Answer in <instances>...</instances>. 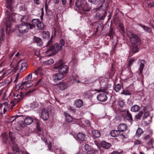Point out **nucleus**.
<instances>
[{
    "label": "nucleus",
    "instance_id": "49",
    "mask_svg": "<svg viewBox=\"0 0 154 154\" xmlns=\"http://www.w3.org/2000/svg\"><path fill=\"white\" fill-rule=\"evenodd\" d=\"M68 109L70 112H71L72 113H75V112L76 109L74 107L69 106L68 107Z\"/></svg>",
    "mask_w": 154,
    "mask_h": 154
},
{
    "label": "nucleus",
    "instance_id": "53",
    "mask_svg": "<svg viewBox=\"0 0 154 154\" xmlns=\"http://www.w3.org/2000/svg\"><path fill=\"white\" fill-rule=\"evenodd\" d=\"M69 122H65L63 125L64 127L66 128H67L68 129L70 126V124L69 123Z\"/></svg>",
    "mask_w": 154,
    "mask_h": 154
},
{
    "label": "nucleus",
    "instance_id": "33",
    "mask_svg": "<svg viewBox=\"0 0 154 154\" xmlns=\"http://www.w3.org/2000/svg\"><path fill=\"white\" fill-rule=\"evenodd\" d=\"M120 134L119 131L118 130H112L110 132V134L112 137H116Z\"/></svg>",
    "mask_w": 154,
    "mask_h": 154
},
{
    "label": "nucleus",
    "instance_id": "11",
    "mask_svg": "<svg viewBox=\"0 0 154 154\" xmlns=\"http://www.w3.org/2000/svg\"><path fill=\"white\" fill-rule=\"evenodd\" d=\"M27 67V64L26 62H22L21 60L19 61L17 63L15 67V69L17 70L20 69V72H23L25 71Z\"/></svg>",
    "mask_w": 154,
    "mask_h": 154
},
{
    "label": "nucleus",
    "instance_id": "32",
    "mask_svg": "<svg viewBox=\"0 0 154 154\" xmlns=\"http://www.w3.org/2000/svg\"><path fill=\"white\" fill-rule=\"evenodd\" d=\"M140 26L142 27L143 29L148 33H150L152 32L151 29L145 25L142 24L140 23L139 24Z\"/></svg>",
    "mask_w": 154,
    "mask_h": 154
},
{
    "label": "nucleus",
    "instance_id": "48",
    "mask_svg": "<svg viewBox=\"0 0 154 154\" xmlns=\"http://www.w3.org/2000/svg\"><path fill=\"white\" fill-rule=\"evenodd\" d=\"M55 35V34H54V35H51L50 39L48 41V42L47 44V46H49V45L52 44V43L53 42V41L52 40V39L53 38H54V37Z\"/></svg>",
    "mask_w": 154,
    "mask_h": 154
},
{
    "label": "nucleus",
    "instance_id": "14",
    "mask_svg": "<svg viewBox=\"0 0 154 154\" xmlns=\"http://www.w3.org/2000/svg\"><path fill=\"white\" fill-rule=\"evenodd\" d=\"M24 85H25L26 87L28 88L31 87L32 85V83L30 82L25 81L21 84H18L16 85V87L17 88H18L19 89H22L23 87V86Z\"/></svg>",
    "mask_w": 154,
    "mask_h": 154
},
{
    "label": "nucleus",
    "instance_id": "4",
    "mask_svg": "<svg viewBox=\"0 0 154 154\" xmlns=\"http://www.w3.org/2000/svg\"><path fill=\"white\" fill-rule=\"evenodd\" d=\"M95 91H97L98 92H102V93L99 94L97 97V100L101 102H104L107 99V94H108L109 92L107 91V88L103 89H95Z\"/></svg>",
    "mask_w": 154,
    "mask_h": 154
},
{
    "label": "nucleus",
    "instance_id": "63",
    "mask_svg": "<svg viewBox=\"0 0 154 154\" xmlns=\"http://www.w3.org/2000/svg\"><path fill=\"white\" fill-rule=\"evenodd\" d=\"M154 5V3L153 2H150L148 5V7L149 8H151Z\"/></svg>",
    "mask_w": 154,
    "mask_h": 154
},
{
    "label": "nucleus",
    "instance_id": "56",
    "mask_svg": "<svg viewBox=\"0 0 154 154\" xmlns=\"http://www.w3.org/2000/svg\"><path fill=\"white\" fill-rule=\"evenodd\" d=\"M143 119L144 120L149 116V113L148 112H145L144 113H143Z\"/></svg>",
    "mask_w": 154,
    "mask_h": 154
},
{
    "label": "nucleus",
    "instance_id": "52",
    "mask_svg": "<svg viewBox=\"0 0 154 154\" xmlns=\"http://www.w3.org/2000/svg\"><path fill=\"white\" fill-rule=\"evenodd\" d=\"M42 70V68L41 67H39L34 72L35 75H37Z\"/></svg>",
    "mask_w": 154,
    "mask_h": 154
},
{
    "label": "nucleus",
    "instance_id": "51",
    "mask_svg": "<svg viewBox=\"0 0 154 154\" xmlns=\"http://www.w3.org/2000/svg\"><path fill=\"white\" fill-rule=\"evenodd\" d=\"M118 104L121 107H122L124 104V102L122 100H119L118 102Z\"/></svg>",
    "mask_w": 154,
    "mask_h": 154
},
{
    "label": "nucleus",
    "instance_id": "46",
    "mask_svg": "<svg viewBox=\"0 0 154 154\" xmlns=\"http://www.w3.org/2000/svg\"><path fill=\"white\" fill-rule=\"evenodd\" d=\"M121 94L126 96L130 95L131 94V93L128 90H122V91L121 93Z\"/></svg>",
    "mask_w": 154,
    "mask_h": 154
},
{
    "label": "nucleus",
    "instance_id": "1",
    "mask_svg": "<svg viewBox=\"0 0 154 154\" xmlns=\"http://www.w3.org/2000/svg\"><path fill=\"white\" fill-rule=\"evenodd\" d=\"M9 140H8L7 137H5L3 138V140L4 143H8L9 144L12 148V150L15 154H22V152L19 150V149L15 144V133L10 131L9 133Z\"/></svg>",
    "mask_w": 154,
    "mask_h": 154
},
{
    "label": "nucleus",
    "instance_id": "6",
    "mask_svg": "<svg viewBox=\"0 0 154 154\" xmlns=\"http://www.w3.org/2000/svg\"><path fill=\"white\" fill-rule=\"evenodd\" d=\"M31 24L30 25V29H33L35 26L38 30H42L44 29V24L39 19H33L31 21Z\"/></svg>",
    "mask_w": 154,
    "mask_h": 154
},
{
    "label": "nucleus",
    "instance_id": "35",
    "mask_svg": "<svg viewBox=\"0 0 154 154\" xmlns=\"http://www.w3.org/2000/svg\"><path fill=\"white\" fill-rule=\"evenodd\" d=\"M140 109V106L137 105H135L132 106L131 108V110L133 112H136L138 111Z\"/></svg>",
    "mask_w": 154,
    "mask_h": 154
},
{
    "label": "nucleus",
    "instance_id": "34",
    "mask_svg": "<svg viewBox=\"0 0 154 154\" xmlns=\"http://www.w3.org/2000/svg\"><path fill=\"white\" fill-rule=\"evenodd\" d=\"M135 61V60L134 58L131 59L128 61V64L127 65V67L129 69V72H130L131 71L130 66L131 65H132L133 63Z\"/></svg>",
    "mask_w": 154,
    "mask_h": 154
},
{
    "label": "nucleus",
    "instance_id": "2",
    "mask_svg": "<svg viewBox=\"0 0 154 154\" xmlns=\"http://www.w3.org/2000/svg\"><path fill=\"white\" fill-rule=\"evenodd\" d=\"M75 4L82 14H83L82 11H88L92 8L91 5L85 2V0H77Z\"/></svg>",
    "mask_w": 154,
    "mask_h": 154
},
{
    "label": "nucleus",
    "instance_id": "61",
    "mask_svg": "<svg viewBox=\"0 0 154 154\" xmlns=\"http://www.w3.org/2000/svg\"><path fill=\"white\" fill-rule=\"evenodd\" d=\"M153 143V140L152 139H151L149 141L147 144L149 145H150L151 144H152V143Z\"/></svg>",
    "mask_w": 154,
    "mask_h": 154
},
{
    "label": "nucleus",
    "instance_id": "55",
    "mask_svg": "<svg viewBox=\"0 0 154 154\" xmlns=\"http://www.w3.org/2000/svg\"><path fill=\"white\" fill-rule=\"evenodd\" d=\"M16 119V118H15L14 116H12L9 119V122L12 123Z\"/></svg>",
    "mask_w": 154,
    "mask_h": 154
},
{
    "label": "nucleus",
    "instance_id": "10",
    "mask_svg": "<svg viewBox=\"0 0 154 154\" xmlns=\"http://www.w3.org/2000/svg\"><path fill=\"white\" fill-rule=\"evenodd\" d=\"M107 80L103 78H100L99 80H97L94 83V85L97 88L103 89V87L106 85Z\"/></svg>",
    "mask_w": 154,
    "mask_h": 154
},
{
    "label": "nucleus",
    "instance_id": "62",
    "mask_svg": "<svg viewBox=\"0 0 154 154\" xmlns=\"http://www.w3.org/2000/svg\"><path fill=\"white\" fill-rule=\"evenodd\" d=\"M120 138L122 139H124L126 137H125V135L123 134H122L119 135Z\"/></svg>",
    "mask_w": 154,
    "mask_h": 154
},
{
    "label": "nucleus",
    "instance_id": "20",
    "mask_svg": "<svg viewBox=\"0 0 154 154\" xmlns=\"http://www.w3.org/2000/svg\"><path fill=\"white\" fill-rule=\"evenodd\" d=\"M33 40L38 46L41 47L43 44L42 39L38 37L35 36H34Z\"/></svg>",
    "mask_w": 154,
    "mask_h": 154
},
{
    "label": "nucleus",
    "instance_id": "45",
    "mask_svg": "<svg viewBox=\"0 0 154 154\" xmlns=\"http://www.w3.org/2000/svg\"><path fill=\"white\" fill-rule=\"evenodd\" d=\"M143 112L142 111H140L138 114L135 116V118L137 119H140V118L143 115Z\"/></svg>",
    "mask_w": 154,
    "mask_h": 154
},
{
    "label": "nucleus",
    "instance_id": "47",
    "mask_svg": "<svg viewBox=\"0 0 154 154\" xmlns=\"http://www.w3.org/2000/svg\"><path fill=\"white\" fill-rule=\"evenodd\" d=\"M98 151L97 150L93 149L88 151L87 154H97Z\"/></svg>",
    "mask_w": 154,
    "mask_h": 154
},
{
    "label": "nucleus",
    "instance_id": "31",
    "mask_svg": "<svg viewBox=\"0 0 154 154\" xmlns=\"http://www.w3.org/2000/svg\"><path fill=\"white\" fill-rule=\"evenodd\" d=\"M6 7L10 9L11 11H12L13 8L12 7V4L13 3L12 0H6Z\"/></svg>",
    "mask_w": 154,
    "mask_h": 154
},
{
    "label": "nucleus",
    "instance_id": "27",
    "mask_svg": "<svg viewBox=\"0 0 154 154\" xmlns=\"http://www.w3.org/2000/svg\"><path fill=\"white\" fill-rule=\"evenodd\" d=\"M140 45L135 44H131V51H132L133 53H135L139 51V49L137 46Z\"/></svg>",
    "mask_w": 154,
    "mask_h": 154
},
{
    "label": "nucleus",
    "instance_id": "50",
    "mask_svg": "<svg viewBox=\"0 0 154 154\" xmlns=\"http://www.w3.org/2000/svg\"><path fill=\"white\" fill-rule=\"evenodd\" d=\"M35 91V89H31L27 91L25 94L26 96H29V94Z\"/></svg>",
    "mask_w": 154,
    "mask_h": 154
},
{
    "label": "nucleus",
    "instance_id": "57",
    "mask_svg": "<svg viewBox=\"0 0 154 154\" xmlns=\"http://www.w3.org/2000/svg\"><path fill=\"white\" fill-rule=\"evenodd\" d=\"M20 125L21 127L24 128L25 127L26 125L25 123L23 122V121H20L19 122Z\"/></svg>",
    "mask_w": 154,
    "mask_h": 154
},
{
    "label": "nucleus",
    "instance_id": "36",
    "mask_svg": "<svg viewBox=\"0 0 154 154\" xmlns=\"http://www.w3.org/2000/svg\"><path fill=\"white\" fill-rule=\"evenodd\" d=\"M29 20L28 17L26 15L23 16L21 19V23H28V22Z\"/></svg>",
    "mask_w": 154,
    "mask_h": 154
},
{
    "label": "nucleus",
    "instance_id": "44",
    "mask_svg": "<svg viewBox=\"0 0 154 154\" xmlns=\"http://www.w3.org/2000/svg\"><path fill=\"white\" fill-rule=\"evenodd\" d=\"M114 88L115 91L116 92H118L121 89V85L119 84H118L115 85Z\"/></svg>",
    "mask_w": 154,
    "mask_h": 154
},
{
    "label": "nucleus",
    "instance_id": "60",
    "mask_svg": "<svg viewBox=\"0 0 154 154\" xmlns=\"http://www.w3.org/2000/svg\"><path fill=\"white\" fill-rule=\"evenodd\" d=\"M41 139L43 140L44 141L45 143H47V140L46 138H44V137L43 136L41 137Z\"/></svg>",
    "mask_w": 154,
    "mask_h": 154
},
{
    "label": "nucleus",
    "instance_id": "22",
    "mask_svg": "<svg viewBox=\"0 0 154 154\" xmlns=\"http://www.w3.org/2000/svg\"><path fill=\"white\" fill-rule=\"evenodd\" d=\"M36 131L38 136H42L44 132L42 130V129L40 127L39 124L37 122L36 124Z\"/></svg>",
    "mask_w": 154,
    "mask_h": 154
},
{
    "label": "nucleus",
    "instance_id": "23",
    "mask_svg": "<svg viewBox=\"0 0 154 154\" xmlns=\"http://www.w3.org/2000/svg\"><path fill=\"white\" fill-rule=\"evenodd\" d=\"M58 87L60 90H63L69 87V85L67 83L63 81L58 84Z\"/></svg>",
    "mask_w": 154,
    "mask_h": 154
},
{
    "label": "nucleus",
    "instance_id": "17",
    "mask_svg": "<svg viewBox=\"0 0 154 154\" xmlns=\"http://www.w3.org/2000/svg\"><path fill=\"white\" fill-rule=\"evenodd\" d=\"M127 128V126L126 124L125 123H121L117 126V129L120 132H124L126 130Z\"/></svg>",
    "mask_w": 154,
    "mask_h": 154
},
{
    "label": "nucleus",
    "instance_id": "30",
    "mask_svg": "<svg viewBox=\"0 0 154 154\" xmlns=\"http://www.w3.org/2000/svg\"><path fill=\"white\" fill-rule=\"evenodd\" d=\"M92 136L94 138H97L99 137L101 134L100 132L97 130H95L92 131Z\"/></svg>",
    "mask_w": 154,
    "mask_h": 154
},
{
    "label": "nucleus",
    "instance_id": "5",
    "mask_svg": "<svg viewBox=\"0 0 154 154\" xmlns=\"http://www.w3.org/2000/svg\"><path fill=\"white\" fill-rule=\"evenodd\" d=\"M30 24H31V23H20V25H16V29H18L20 33V34H18V35L21 36L22 34L27 32L28 31L29 28L30 29Z\"/></svg>",
    "mask_w": 154,
    "mask_h": 154
},
{
    "label": "nucleus",
    "instance_id": "12",
    "mask_svg": "<svg viewBox=\"0 0 154 154\" xmlns=\"http://www.w3.org/2000/svg\"><path fill=\"white\" fill-rule=\"evenodd\" d=\"M64 77V75L61 73L58 72L54 74L52 76V80L56 84H57L58 81L63 79Z\"/></svg>",
    "mask_w": 154,
    "mask_h": 154
},
{
    "label": "nucleus",
    "instance_id": "26",
    "mask_svg": "<svg viewBox=\"0 0 154 154\" xmlns=\"http://www.w3.org/2000/svg\"><path fill=\"white\" fill-rule=\"evenodd\" d=\"M64 116L66 118V121L68 122H70L72 121L73 118L68 113L64 112Z\"/></svg>",
    "mask_w": 154,
    "mask_h": 154
},
{
    "label": "nucleus",
    "instance_id": "18",
    "mask_svg": "<svg viewBox=\"0 0 154 154\" xmlns=\"http://www.w3.org/2000/svg\"><path fill=\"white\" fill-rule=\"evenodd\" d=\"M59 44V45L58 43H57L54 45L56 48H57L58 51L61 50L62 49V47L65 44V41L63 39H61L60 42Z\"/></svg>",
    "mask_w": 154,
    "mask_h": 154
},
{
    "label": "nucleus",
    "instance_id": "7",
    "mask_svg": "<svg viewBox=\"0 0 154 154\" xmlns=\"http://www.w3.org/2000/svg\"><path fill=\"white\" fill-rule=\"evenodd\" d=\"M54 68L55 69H58V72L63 74L64 76L68 72L69 70V67L67 66L60 63H57L55 64Z\"/></svg>",
    "mask_w": 154,
    "mask_h": 154
},
{
    "label": "nucleus",
    "instance_id": "24",
    "mask_svg": "<svg viewBox=\"0 0 154 154\" xmlns=\"http://www.w3.org/2000/svg\"><path fill=\"white\" fill-rule=\"evenodd\" d=\"M46 84L45 79L41 78L38 80L36 84V85L38 87H44Z\"/></svg>",
    "mask_w": 154,
    "mask_h": 154
},
{
    "label": "nucleus",
    "instance_id": "37",
    "mask_svg": "<svg viewBox=\"0 0 154 154\" xmlns=\"http://www.w3.org/2000/svg\"><path fill=\"white\" fill-rule=\"evenodd\" d=\"M115 32L112 29H111L107 34V36L109 37V39H112L113 38V35H114Z\"/></svg>",
    "mask_w": 154,
    "mask_h": 154
},
{
    "label": "nucleus",
    "instance_id": "15",
    "mask_svg": "<svg viewBox=\"0 0 154 154\" xmlns=\"http://www.w3.org/2000/svg\"><path fill=\"white\" fill-rule=\"evenodd\" d=\"M41 117L45 121L47 120L49 117V115L48 110L43 109L42 112Z\"/></svg>",
    "mask_w": 154,
    "mask_h": 154
},
{
    "label": "nucleus",
    "instance_id": "40",
    "mask_svg": "<svg viewBox=\"0 0 154 154\" xmlns=\"http://www.w3.org/2000/svg\"><path fill=\"white\" fill-rule=\"evenodd\" d=\"M144 66L145 65L144 63H141L139 68V70L140 71L139 74L141 76H143L142 72Z\"/></svg>",
    "mask_w": 154,
    "mask_h": 154
},
{
    "label": "nucleus",
    "instance_id": "41",
    "mask_svg": "<svg viewBox=\"0 0 154 154\" xmlns=\"http://www.w3.org/2000/svg\"><path fill=\"white\" fill-rule=\"evenodd\" d=\"M143 132V130L140 128H139L137 129L136 132V137H139Z\"/></svg>",
    "mask_w": 154,
    "mask_h": 154
},
{
    "label": "nucleus",
    "instance_id": "39",
    "mask_svg": "<svg viewBox=\"0 0 154 154\" xmlns=\"http://www.w3.org/2000/svg\"><path fill=\"white\" fill-rule=\"evenodd\" d=\"M32 78V74L30 73L27 76L24 77L23 80L25 81H26L28 82H30Z\"/></svg>",
    "mask_w": 154,
    "mask_h": 154
},
{
    "label": "nucleus",
    "instance_id": "59",
    "mask_svg": "<svg viewBox=\"0 0 154 154\" xmlns=\"http://www.w3.org/2000/svg\"><path fill=\"white\" fill-rule=\"evenodd\" d=\"M150 24L152 26L154 31V20H152L150 21Z\"/></svg>",
    "mask_w": 154,
    "mask_h": 154
},
{
    "label": "nucleus",
    "instance_id": "25",
    "mask_svg": "<svg viewBox=\"0 0 154 154\" xmlns=\"http://www.w3.org/2000/svg\"><path fill=\"white\" fill-rule=\"evenodd\" d=\"M101 145L103 148L106 149H109L112 146L110 143L107 142L105 141H103L101 142Z\"/></svg>",
    "mask_w": 154,
    "mask_h": 154
},
{
    "label": "nucleus",
    "instance_id": "13",
    "mask_svg": "<svg viewBox=\"0 0 154 154\" xmlns=\"http://www.w3.org/2000/svg\"><path fill=\"white\" fill-rule=\"evenodd\" d=\"M105 0H88V1L91 3L94 4L102 3L100 6L95 9V11H97L101 8V7L103 6V4L105 3Z\"/></svg>",
    "mask_w": 154,
    "mask_h": 154
},
{
    "label": "nucleus",
    "instance_id": "21",
    "mask_svg": "<svg viewBox=\"0 0 154 154\" xmlns=\"http://www.w3.org/2000/svg\"><path fill=\"white\" fill-rule=\"evenodd\" d=\"M78 79V76L76 75H72L70 76L69 79V84L71 85L76 82V80Z\"/></svg>",
    "mask_w": 154,
    "mask_h": 154
},
{
    "label": "nucleus",
    "instance_id": "42",
    "mask_svg": "<svg viewBox=\"0 0 154 154\" xmlns=\"http://www.w3.org/2000/svg\"><path fill=\"white\" fill-rule=\"evenodd\" d=\"M54 63V60L51 58L49 60H47L44 62V63L46 65H51Z\"/></svg>",
    "mask_w": 154,
    "mask_h": 154
},
{
    "label": "nucleus",
    "instance_id": "58",
    "mask_svg": "<svg viewBox=\"0 0 154 154\" xmlns=\"http://www.w3.org/2000/svg\"><path fill=\"white\" fill-rule=\"evenodd\" d=\"M85 149L86 150L90 151L89 150L91 148V146L89 145L86 144L85 145Z\"/></svg>",
    "mask_w": 154,
    "mask_h": 154
},
{
    "label": "nucleus",
    "instance_id": "3",
    "mask_svg": "<svg viewBox=\"0 0 154 154\" xmlns=\"http://www.w3.org/2000/svg\"><path fill=\"white\" fill-rule=\"evenodd\" d=\"M6 33H8L11 29V22L14 21V19L12 17L13 13H10L8 10L6 12Z\"/></svg>",
    "mask_w": 154,
    "mask_h": 154
},
{
    "label": "nucleus",
    "instance_id": "8",
    "mask_svg": "<svg viewBox=\"0 0 154 154\" xmlns=\"http://www.w3.org/2000/svg\"><path fill=\"white\" fill-rule=\"evenodd\" d=\"M46 47L48 48L45 52V54L47 56H51L53 55H55L58 51L54 45H53L52 44L48 46L46 45Z\"/></svg>",
    "mask_w": 154,
    "mask_h": 154
},
{
    "label": "nucleus",
    "instance_id": "16",
    "mask_svg": "<svg viewBox=\"0 0 154 154\" xmlns=\"http://www.w3.org/2000/svg\"><path fill=\"white\" fill-rule=\"evenodd\" d=\"M85 136L86 135L84 134L79 133L77 135L76 140L81 143L84 141Z\"/></svg>",
    "mask_w": 154,
    "mask_h": 154
},
{
    "label": "nucleus",
    "instance_id": "43",
    "mask_svg": "<svg viewBox=\"0 0 154 154\" xmlns=\"http://www.w3.org/2000/svg\"><path fill=\"white\" fill-rule=\"evenodd\" d=\"M39 106V104L36 102H33L30 104V107L32 109H34L38 107Z\"/></svg>",
    "mask_w": 154,
    "mask_h": 154
},
{
    "label": "nucleus",
    "instance_id": "54",
    "mask_svg": "<svg viewBox=\"0 0 154 154\" xmlns=\"http://www.w3.org/2000/svg\"><path fill=\"white\" fill-rule=\"evenodd\" d=\"M107 14V12L106 11H104V14L102 15H100L99 16V18L100 20H103L104 18L106 16Z\"/></svg>",
    "mask_w": 154,
    "mask_h": 154
},
{
    "label": "nucleus",
    "instance_id": "38",
    "mask_svg": "<svg viewBox=\"0 0 154 154\" xmlns=\"http://www.w3.org/2000/svg\"><path fill=\"white\" fill-rule=\"evenodd\" d=\"M42 35L43 38L46 39H48L50 37V33L48 31L44 32Z\"/></svg>",
    "mask_w": 154,
    "mask_h": 154
},
{
    "label": "nucleus",
    "instance_id": "28",
    "mask_svg": "<svg viewBox=\"0 0 154 154\" xmlns=\"http://www.w3.org/2000/svg\"><path fill=\"white\" fill-rule=\"evenodd\" d=\"M33 119L29 116L26 117L24 120V122L26 125H30L33 122Z\"/></svg>",
    "mask_w": 154,
    "mask_h": 154
},
{
    "label": "nucleus",
    "instance_id": "9",
    "mask_svg": "<svg viewBox=\"0 0 154 154\" xmlns=\"http://www.w3.org/2000/svg\"><path fill=\"white\" fill-rule=\"evenodd\" d=\"M130 42L131 44L140 45L141 40L140 37L137 35L132 33L129 37Z\"/></svg>",
    "mask_w": 154,
    "mask_h": 154
},
{
    "label": "nucleus",
    "instance_id": "19",
    "mask_svg": "<svg viewBox=\"0 0 154 154\" xmlns=\"http://www.w3.org/2000/svg\"><path fill=\"white\" fill-rule=\"evenodd\" d=\"M124 112H126L125 114L126 118L127 120L129 121L131 123L133 121V119L131 114L130 112L127 109H125L123 111Z\"/></svg>",
    "mask_w": 154,
    "mask_h": 154
},
{
    "label": "nucleus",
    "instance_id": "29",
    "mask_svg": "<svg viewBox=\"0 0 154 154\" xmlns=\"http://www.w3.org/2000/svg\"><path fill=\"white\" fill-rule=\"evenodd\" d=\"M75 103L76 107L78 108L81 107L83 104V100L80 99L75 100Z\"/></svg>",
    "mask_w": 154,
    "mask_h": 154
},
{
    "label": "nucleus",
    "instance_id": "64",
    "mask_svg": "<svg viewBox=\"0 0 154 154\" xmlns=\"http://www.w3.org/2000/svg\"><path fill=\"white\" fill-rule=\"evenodd\" d=\"M34 2L37 5L40 4V0H33Z\"/></svg>",
    "mask_w": 154,
    "mask_h": 154
}]
</instances>
